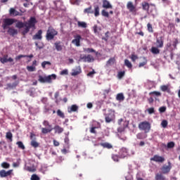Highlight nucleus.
Masks as SVG:
<instances>
[{
    "label": "nucleus",
    "instance_id": "c9c22d12",
    "mask_svg": "<svg viewBox=\"0 0 180 180\" xmlns=\"http://www.w3.org/2000/svg\"><path fill=\"white\" fill-rule=\"evenodd\" d=\"M155 11V6L153 4H150V7L149 8L148 13H151L152 15H154L153 12Z\"/></svg>",
    "mask_w": 180,
    "mask_h": 180
},
{
    "label": "nucleus",
    "instance_id": "5701e85b",
    "mask_svg": "<svg viewBox=\"0 0 180 180\" xmlns=\"http://www.w3.org/2000/svg\"><path fill=\"white\" fill-rule=\"evenodd\" d=\"M53 130L55 131V133H58V134H61L63 131H64V128L60 127L59 125H56L53 128Z\"/></svg>",
    "mask_w": 180,
    "mask_h": 180
},
{
    "label": "nucleus",
    "instance_id": "79ce46f5",
    "mask_svg": "<svg viewBox=\"0 0 180 180\" xmlns=\"http://www.w3.org/2000/svg\"><path fill=\"white\" fill-rule=\"evenodd\" d=\"M27 70L29 72H34V71H36V66H27Z\"/></svg>",
    "mask_w": 180,
    "mask_h": 180
},
{
    "label": "nucleus",
    "instance_id": "680f3d73",
    "mask_svg": "<svg viewBox=\"0 0 180 180\" xmlns=\"http://www.w3.org/2000/svg\"><path fill=\"white\" fill-rule=\"evenodd\" d=\"M112 160L115 161V162H119V156L117 155H112Z\"/></svg>",
    "mask_w": 180,
    "mask_h": 180
},
{
    "label": "nucleus",
    "instance_id": "f3484780",
    "mask_svg": "<svg viewBox=\"0 0 180 180\" xmlns=\"http://www.w3.org/2000/svg\"><path fill=\"white\" fill-rule=\"evenodd\" d=\"M156 45L158 49H162V47H164V39H162V37H160V38H157Z\"/></svg>",
    "mask_w": 180,
    "mask_h": 180
},
{
    "label": "nucleus",
    "instance_id": "412c9836",
    "mask_svg": "<svg viewBox=\"0 0 180 180\" xmlns=\"http://www.w3.org/2000/svg\"><path fill=\"white\" fill-rule=\"evenodd\" d=\"M150 6H151V4H148L147 3V1H143L141 4L143 11H146V12L148 13L150 11Z\"/></svg>",
    "mask_w": 180,
    "mask_h": 180
},
{
    "label": "nucleus",
    "instance_id": "a878e982",
    "mask_svg": "<svg viewBox=\"0 0 180 180\" xmlns=\"http://www.w3.org/2000/svg\"><path fill=\"white\" fill-rule=\"evenodd\" d=\"M16 22L17 23L15 24V27H17V29H23V27H25V25H26V22H23L18 20Z\"/></svg>",
    "mask_w": 180,
    "mask_h": 180
},
{
    "label": "nucleus",
    "instance_id": "864d4df0",
    "mask_svg": "<svg viewBox=\"0 0 180 180\" xmlns=\"http://www.w3.org/2000/svg\"><path fill=\"white\" fill-rule=\"evenodd\" d=\"M18 83L16 82L13 84L9 83L7 84V86H8V88H16V86H18Z\"/></svg>",
    "mask_w": 180,
    "mask_h": 180
},
{
    "label": "nucleus",
    "instance_id": "f8f14e48",
    "mask_svg": "<svg viewBox=\"0 0 180 180\" xmlns=\"http://www.w3.org/2000/svg\"><path fill=\"white\" fill-rule=\"evenodd\" d=\"M0 63H1V64H5L6 63H13V58H8V55H4L3 58H0Z\"/></svg>",
    "mask_w": 180,
    "mask_h": 180
},
{
    "label": "nucleus",
    "instance_id": "13d9d810",
    "mask_svg": "<svg viewBox=\"0 0 180 180\" xmlns=\"http://www.w3.org/2000/svg\"><path fill=\"white\" fill-rule=\"evenodd\" d=\"M131 61H133V63H136V60H139V56H137L135 54H132L131 56Z\"/></svg>",
    "mask_w": 180,
    "mask_h": 180
},
{
    "label": "nucleus",
    "instance_id": "09e8293b",
    "mask_svg": "<svg viewBox=\"0 0 180 180\" xmlns=\"http://www.w3.org/2000/svg\"><path fill=\"white\" fill-rule=\"evenodd\" d=\"M147 112L149 115H153V113H155V110L153 107H151L147 109Z\"/></svg>",
    "mask_w": 180,
    "mask_h": 180
},
{
    "label": "nucleus",
    "instance_id": "7ed1b4c3",
    "mask_svg": "<svg viewBox=\"0 0 180 180\" xmlns=\"http://www.w3.org/2000/svg\"><path fill=\"white\" fill-rule=\"evenodd\" d=\"M57 34H58V32L53 28V27H49L46 31V39L48 41L54 40V37H56Z\"/></svg>",
    "mask_w": 180,
    "mask_h": 180
},
{
    "label": "nucleus",
    "instance_id": "dca6fc26",
    "mask_svg": "<svg viewBox=\"0 0 180 180\" xmlns=\"http://www.w3.org/2000/svg\"><path fill=\"white\" fill-rule=\"evenodd\" d=\"M43 31L41 30H38V32L33 36V40H41L43 39Z\"/></svg>",
    "mask_w": 180,
    "mask_h": 180
},
{
    "label": "nucleus",
    "instance_id": "052dcab7",
    "mask_svg": "<svg viewBox=\"0 0 180 180\" xmlns=\"http://www.w3.org/2000/svg\"><path fill=\"white\" fill-rule=\"evenodd\" d=\"M30 180H40V177L37 174H32L31 176Z\"/></svg>",
    "mask_w": 180,
    "mask_h": 180
},
{
    "label": "nucleus",
    "instance_id": "bf43d9fd",
    "mask_svg": "<svg viewBox=\"0 0 180 180\" xmlns=\"http://www.w3.org/2000/svg\"><path fill=\"white\" fill-rule=\"evenodd\" d=\"M96 129H98V127H91L90 133H91V134H96Z\"/></svg>",
    "mask_w": 180,
    "mask_h": 180
},
{
    "label": "nucleus",
    "instance_id": "c756f323",
    "mask_svg": "<svg viewBox=\"0 0 180 180\" xmlns=\"http://www.w3.org/2000/svg\"><path fill=\"white\" fill-rule=\"evenodd\" d=\"M116 99L120 102H122V101H124V95H123V93L117 94L116 96Z\"/></svg>",
    "mask_w": 180,
    "mask_h": 180
},
{
    "label": "nucleus",
    "instance_id": "9d476101",
    "mask_svg": "<svg viewBox=\"0 0 180 180\" xmlns=\"http://www.w3.org/2000/svg\"><path fill=\"white\" fill-rule=\"evenodd\" d=\"M81 72H82V70H81V66H76L72 70L71 75L72 77H77V75H79Z\"/></svg>",
    "mask_w": 180,
    "mask_h": 180
},
{
    "label": "nucleus",
    "instance_id": "7c9ffc66",
    "mask_svg": "<svg viewBox=\"0 0 180 180\" xmlns=\"http://www.w3.org/2000/svg\"><path fill=\"white\" fill-rule=\"evenodd\" d=\"M93 30L96 34H99V32L101 30H102V29H101L100 27H98V25H95L93 27Z\"/></svg>",
    "mask_w": 180,
    "mask_h": 180
},
{
    "label": "nucleus",
    "instance_id": "4c0bfd02",
    "mask_svg": "<svg viewBox=\"0 0 180 180\" xmlns=\"http://www.w3.org/2000/svg\"><path fill=\"white\" fill-rule=\"evenodd\" d=\"M115 61H116V59H115V58H110L107 61V65H113V64H115Z\"/></svg>",
    "mask_w": 180,
    "mask_h": 180
},
{
    "label": "nucleus",
    "instance_id": "423d86ee",
    "mask_svg": "<svg viewBox=\"0 0 180 180\" xmlns=\"http://www.w3.org/2000/svg\"><path fill=\"white\" fill-rule=\"evenodd\" d=\"M18 20L14 18H6L4 20L3 27L4 29H6L7 26H12L14 23H16Z\"/></svg>",
    "mask_w": 180,
    "mask_h": 180
},
{
    "label": "nucleus",
    "instance_id": "3c124183",
    "mask_svg": "<svg viewBox=\"0 0 180 180\" xmlns=\"http://www.w3.org/2000/svg\"><path fill=\"white\" fill-rule=\"evenodd\" d=\"M149 95H155V96H161V92L155 91L150 92Z\"/></svg>",
    "mask_w": 180,
    "mask_h": 180
},
{
    "label": "nucleus",
    "instance_id": "20e7f679",
    "mask_svg": "<svg viewBox=\"0 0 180 180\" xmlns=\"http://www.w3.org/2000/svg\"><path fill=\"white\" fill-rule=\"evenodd\" d=\"M36 23H37V20H36V18L31 17L28 20V22H25V25H24V27L25 28L24 30L29 33L32 27H36Z\"/></svg>",
    "mask_w": 180,
    "mask_h": 180
},
{
    "label": "nucleus",
    "instance_id": "49530a36",
    "mask_svg": "<svg viewBox=\"0 0 180 180\" xmlns=\"http://www.w3.org/2000/svg\"><path fill=\"white\" fill-rule=\"evenodd\" d=\"M31 146L32 147H34V148H37V147H39V143H37V141L32 140L31 141Z\"/></svg>",
    "mask_w": 180,
    "mask_h": 180
},
{
    "label": "nucleus",
    "instance_id": "0e129e2a",
    "mask_svg": "<svg viewBox=\"0 0 180 180\" xmlns=\"http://www.w3.org/2000/svg\"><path fill=\"white\" fill-rule=\"evenodd\" d=\"M60 75H68V70L65 69L60 72Z\"/></svg>",
    "mask_w": 180,
    "mask_h": 180
},
{
    "label": "nucleus",
    "instance_id": "ddd939ff",
    "mask_svg": "<svg viewBox=\"0 0 180 180\" xmlns=\"http://www.w3.org/2000/svg\"><path fill=\"white\" fill-rule=\"evenodd\" d=\"M127 154H129V152L126 148H122L119 151V156L120 158H124Z\"/></svg>",
    "mask_w": 180,
    "mask_h": 180
},
{
    "label": "nucleus",
    "instance_id": "e433bc0d",
    "mask_svg": "<svg viewBox=\"0 0 180 180\" xmlns=\"http://www.w3.org/2000/svg\"><path fill=\"white\" fill-rule=\"evenodd\" d=\"M56 113L57 115L59 116V117H61L62 119H64L65 117V115H64V112H63L61 110H58Z\"/></svg>",
    "mask_w": 180,
    "mask_h": 180
},
{
    "label": "nucleus",
    "instance_id": "72a5a7b5",
    "mask_svg": "<svg viewBox=\"0 0 180 180\" xmlns=\"http://www.w3.org/2000/svg\"><path fill=\"white\" fill-rule=\"evenodd\" d=\"M151 53H153V54H160V49L155 46H153L151 48Z\"/></svg>",
    "mask_w": 180,
    "mask_h": 180
},
{
    "label": "nucleus",
    "instance_id": "37998d69",
    "mask_svg": "<svg viewBox=\"0 0 180 180\" xmlns=\"http://www.w3.org/2000/svg\"><path fill=\"white\" fill-rule=\"evenodd\" d=\"M1 167H2V168L8 169V168H10L11 165L6 162H4L1 163Z\"/></svg>",
    "mask_w": 180,
    "mask_h": 180
},
{
    "label": "nucleus",
    "instance_id": "8fccbe9b",
    "mask_svg": "<svg viewBox=\"0 0 180 180\" xmlns=\"http://www.w3.org/2000/svg\"><path fill=\"white\" fill-rule=\"evenodd\" d=\"M124 74H125L124 71L119 72L117 74V78L119 79H122V78H123L124 77Z\"/></svg>",
    "mask_w": 180,
    "mask_h": 180
},
{
    "label": "nucleus",
    "instance_id": "6ab92c4d",
    "mask_svg": "<svg viewBox=\"0 0 180 180\" xmlns=\"http://www.w3.org/2000/svg\"><path fill=\"white\" fill-rule=\"evenodd\" d=\"M103 8L105 9H113V6L108 0H103Z\"/></svg>",
    "mask_w": 180,
    "mask_h": 180
},
{
    "label": "nucleus",
    "instance_id": "aec40b11",
    "mask_svg": "<svg viewBox=\"0 0 180 180\" xmlns=\"http://www.w3.org/2000/svg\"><path fill=\"white\" fill-rule=\"evenodd\" d=\"M79 107L76 104L72 105L68 108V113H72V112H78Z\"/></svg>",
    "mask_w": 180,
    "mask_h": 180
},
{
    "label": "nucleus",
    "instance_id": "c85d7f7f",
    "mask_svg": "<svg viewBox=\"0 0 180 180\" xmlns=\"http://www.w3.org/2000/svg\"><path fill=\"white\" fill-rule=\"evenodd\" d=\"M78 27H82L83 29H86L87 25L86 22L84 21H77Z\"/></svg>",
    "mask_w": 180,
    "mask_h": 180
},
{
    "label": "nucleus",
    "instance_id": "69168bd1",
    "mask_svg": "<svg viewBox=\"0 0 180 180\" xmlns=\"http://www.w3.org/2000/svg\"><path fill=\"white\" fill-rule=\"evenodd\" d=\"M84 51H86V53H96L95 50L91 48H87L84 49Z\"/></svg>",
    "mask_w": 180,
    "mask_h": 180
},
{
    "label": "nucleus",
    "instance_id": "c03bdc74",
    "mask_svg": "<svg viewBox=\"0 0 180 180\" xmlns=\"http://www.w3.org/2000/svg\"><path fill=\"white\" fill-rule=\"evenodd\" d=\"M174 147H175V142L170 141L167 143V148H174Z\"/></svg>",
    "mask_w": 180,
    "mask_h": 180
},
{
    "label": "nucleus",
    "instance_id": "4be33fe9",
    "mask_svg": "<svg viewBox=\"0 0 180 180\" xmlns=\"http://www.w3.org/2000/svg\"><path fill=\"white\" fill-rule=\"evenodd\" d=\"M147 137L148 135L146 132H139L136 134V139H138V140H145Z\"/></svg>",
    "mask_w": 180,
    "mask_h": 180
},
{
    "label": "nucleus",
    "instance_id": "cd10ccee",
    "mask_svg": "<svg viewBox=\"0 0 180 180\" xmlns=\"http://www.w3.org/2000/svg\"><path fill=\"white\" fill-rule=\"evenodd\" d=\"M100 146H101V147H103V148H108V150H110V148H113V146H112V144L106 142V143H100Z\"/></svg>",
    "mask_w": 180,
    "mask_h": 180
},
{
    "label": "nucleus",
    "instance_id": "39448f33",
    "mask_svg": "<svg viewBox=\"0 0 180 180\" xmlns=\"http://www.w3.org/2000/svg\"><path fill=\"white\" fill-rule=\"evenodd\" d=\"M42 124L45 127H48V128H41L42 134H47V133H51V131H53V127L51 124H50V122H49V121L44 120V122H42Z\"/></svg>",
    "mask_w": 180,
    "mask_h": 180
},
{
    "label": "nucleus",
    "instance_id": "e2e57ef3",
    "mask_svg": "<svg viewBox=\"0 0 180 180\" xmlns=\"http://www.w3.org/2000/svg\"><path fill=\"white\" fill-rule=\"evenodd\" d=\"M166 110H167V107H165V106H162V107L159 108L160 113H164V112H165Z\"/></svg>",
    "mask_w": 180,
    "mask_h": 180
},
{
    "label": "nucleus",
    "instance_id": "f03ea898",
    "mask_svg": "<svg viewBox=\"0 0 180 180\" xmlns=\"http://www.w3.org/2000/svg\"><path fill=\"white\" fill-rule=\"evenodd\" d=\"M138 127L141 131L144 133H150L151 130V124L148 121H143L139 124Z\"/></svg>",
    "mask_w": 180,
    "mask_h": 180
},
{
    "label": "nucleus",
    "instance_id": "2eb2a0df",
    "mask_svg": "<svg viewBox=\"0 0 180 180\" xmlns=\"http://www.w3.org/2000/svg\"><path fill=\"white\" fill-rule=\"evenodd\" d=\"M127 8L129 11V12H131L132 13L134 12H136L137 9H136V6L133 4V2L129 1L127 4Z\"/></svg>",
    "mask_w": 180,
    "mask_h": 180
},
{
    "label": "nucleus",
    "instance_id": "a18cd8bd",
    "mask_svg": "<svg viewBox=\"0 0 180 180\" xmlns=\"http://www.w3.org/2000/svg\"><path fill=\"white\" fill-rule=\"evenodd\" d=\"M84 13H94V11H92V6H90L84 10Z\"/></svg>",
    "mask_w": 180,
    "mask_h": 180
},
{
    "label": "nucleus",
    "instance_id": "a211bd4d",
    "mask_svg": "<svg viewBox=\"0 0 180 180\" xmlns=\"http://www.w3.org/2000/svg\"><path fill=\"white\" fill-rule=\"evenodd\" d=\"M54 47L56 51H63V47H64V46H63L61 41H58L54 43Z\"/></svg>",
    "mask_w": 180,
    "mask_h": 180
},
{
    "label": "nucleus",
    "instance_id": "4468645a",
    "mask_svg": "<svg viewBox=\"0 0 180 180\" xmlns=\"http://www.w3.org/2000/svg\"><path fill=\"white\" fill-rule=\"evenodd\" d=\"M82 60H84V63H92L95 61V58L91 55H85L82 58Z\"/></svg>",
    "mask_w": 180,
    "mask_h": 180
},
{
    "label": "nucleus",
    "instance_id": "1a4fd4ad",
    "mask_svg": "<svg viewBox=\"0 0 180 180\" xmlns=\"http://www.w3.org/2000/svg\"><path fill=\"white\" fill-rule=\"evenodd\" d=\"M150 161H154L155 162H164V161H165V158L162 156L155 155L150 158Z\"/></svg>",
    "mask_w": 180,
    "mask_h": 180
},
{
    "label": "nucleus",
    "instance_id": "9b49d317",
    "mask_svg": "<svg viewBox=\"0 0 180 180\" xmlns=\"http://www.w3.org/2000/svg\"><path fill=\"white\" fill-rule=\"evenodd\" d=\"M81 39H82V37H81V35H76L75 37V39L72 40V44H75L77 47H79V46H81Z\"/></svg>",
    "mask_w": 180,
    "mask_h": 180
},
{
    "label": "nucleus",
    "instance_id": "6e6d98bb",
    "mask_svg": "<svg viewBox=\"0 0 180 180\" xmlns=\"http://www.w3.org/2000/svg\"><path fill=\"white\" fill-rule=\"evenodd\" d=\"M101 15L102 16H104V18H109V13L105 10H103L101 11Z\"/></svg>",
    "mask_w": 180,
    "mask_h": 180
},
{
    "label": "nucleus",
    "instance_id": "ea45409f",
    "mask_svg": "<svg viewBox=\"0 0 180 180\" xmlns=\"http://www.w3.org/2000/svg\"><path fill=\"white\" fill-rule=\"evenodd\" d=\"M147 28H148V32H149V33L154 32V30L153 29V25H151V23L148 22L147 24Z\"/></svg>",
    "mask_w": 180,
    "mask_h": 180
},
{
    "label": "nucleus",
    "instance_id": "f704fd0d",
    "mask_svg": "<svg viewBox=\"0 0 180 180\" xmlns=\"http://www.w3.org/2000/svg\"><path fill=\"white\" fill-rule=\"evenodd\" d=\"M12 137H13V135L12 134V132L8 131L6 134V138L7 139V140H9L10 141H12Z\"/></svg>",
    "mask_w": 180,
    "mask_h": 180
},
{
    "label": "nucleus",
    "instance_id": "de8ad7c7",
    "mask_svg": "<svg viewBox=\"0 0 180 180\" xmlns=\"http://www.w3.org/2000/svg\"><path fill=\"white\" fill-rule=\"evenodd\" d=\"M161 126L163 127V129H166L167 126H168V121L166 120H164L161 122Z\"/></svg>",
    "mask_w": 180,
    "mask_h": 180
},
{
    "label": "nucleus",
    "instance_id": "b1692460",
    "mask_svg": "<svg viewBox=\"0 0 180 180\" xmlns=\"http://www.w3.org/2000/svg\"><path fill=\"white\" fill-rule=\"evenodd\" d=\"M117 123L119 126H122V123H123V125H122L123 129H126V127H127V126L129 125V122L124 121L122 118H120V120H118Z\"/></svg>",
    "mask_w": 180,
    "mask_h": 180
},
{
    "label": "nucleus",
    "instance_id": "2f4dec72",
    "mask_svg": "<svg viewBox=\"0 0 180 180\" xmlns=\"http://www.w3.org/2000/svg\"><path fill=\"white\" fill-rule=\"evenodd\" d=\"M160 89L162 91V92H169V86L162 85L160 86Z\"/></svg>",
    "mask_w": 180,
    "mask_h": 180
},
{
    "label": "nucleus",
    "instance_id": "f257e3e1",
    "mask_svg": "<svg viewBox=\"0 0 180 180\" xmlns=\"http://www.w3.org/2000/svg\"><path fill=\"white\" fill-rule=\"evenodd\" d=\"M56 78L57 75H56L55 74H52L51 75L45 77L39 75L38 81L41 82V84H51V82H53V79H56Z\"/></svg>",
    "mask_w": 180,
    "mask_h": 180
},
{
    "label": "nucleus",
    "instance_id": "bb28decb",
    "mask_svg": "<svg viewBox=\"0 0 180 180\" xmlns=\"http://www.w3.org/2000/svg\"><path fill=\"white\" fill-rule=\"evenodd\" d=\"M155 180H167L165 176L162 175L161 173H157L155 176Z\"/></svg>",
    "mask_w": 180,
    "mask_h": 180
},
{
    "label": "nucleus",
    "instance_id": "6e6552de",
    "mask_svg": "<svg viewBox=\"0 0 180 180\" xmlns=\"http://www.w3.org/2000/svg\"><path fill=\"white\" fill-rule=\"evenodd\" d=\"M172 168V165H171V162H168V165H163L161 168V171L162 174H169Z\"/></svg>",
    "mask_w": 180,
    "mask_h": 180
},
{
    "label": "nucleus",
    "instance_id": "393cba45",
    "mask_svg": "<svg viewBox=\"0 0 180 180\" xmlns=\"http://www.w3.org/2000/svg\"><path fill=\"white\" fill-rule=\"evenodd\" d=\"M7 32L10 36H16L18 34V30L12 27H9Z\"/></svg>",
    "mask_w": 180,
    "mask_h": 180
},
{
    "label": "nucleus",
    "instance_id": "774afa93",
    "mask_svg": "<svg viewBox=\"0 0 180 180\" xmlns=\"http://www.w3.org/2000/svg\"><path fill=\"white\" fill-rule=\"evenodd\" d=\"M12 172H13V169H10L7 172L6 171V177L12 175Z\"/></svg>",
    "mask_w": 180,
    "mask_h": 180
},
{
    "label": "nucleus",
    "instance_id": "58836bf2",
    "mask_svg": "<svg viewBox=\"0 0 180 180\" xmlns=\"http://www.w3.org/2000/svg\"><path fill=\"white\" fill-rule=\"evenodd\" d=\"M124 64L128 68H131L133 67V65H131V63L128 59L124 60Z\"/></svg>",
    "mask_w": 180,
    "mask_h": 180
},
{
    "label": "nucleus",
    "instance_id": "a19ab883",
    "mask_svg": "<svg viewBox=\"0 0 180 180\" xmlns=\"http://www.w3.org/2000/svg\"><path fill=\"white\" fill-rule=\"evenodd\" d=\"M16 144L18 146V148H20V150H25V145H23V142L18 141Z\"/></svg>",
    "mask_w": 180,
    "mask_h": 180
},
{
    "label": "nucleus",
    "instance_id": "338daca9",
    "mask_svg": "<svg viewBox=\"0 0 180 180\" xmlns=\"http://www.w3.org/2000/svg\"><path fill=\"white\" fill-rule=\"evenodd\" d=\"M147 65V60H145L143 62L140 63L139 65V68H141V67H144V65Z\"/></svg>",
    "mask_w": 180,
    "mask_h": 180
},
{
    "label": "nucleus",
    "instance_id": "603ef678",
    "mask_svg": "<svg viewBox=\"0 0 180 180\" xmlns=\"http://www.w3.org/2000/svg\"><path fill=\"white\" fill-rule=\"evenodd\" d=\"M46 65H51V63L49 61H44L41 63L42 68H46Z\"/></svg>",
    "mask_w": 180,
    "mask_h": 180
},
{
    "label": "nucleus",
    "instance_id": "0eeeda50",
    "mask_svg": "<svg viewBox=\"0 0 180 180\" xmlns=\"http://www.w3.org/2000/svg\"><path fill=\"white\" fill-rule=\"evenodd\" d=\"M113 119H115V112L110 110L108 113L105 114V120L106 123H110V122H113Z\"/></svg>",
    "mask_w": 180,
    "mask_h": 180
},
{
    "label": "nucleus",
    "instance_id": "4d7b16f0",
    "mask_svg": "<svg viewBox=\"0 0 180 180\" xmlns=\"http://www.w3.org/2000/svg\"><path fill=\"white\" fill-rule=\"evenodd\" d=\"M81 0H70V4L72 5H79Z\"/></svg>",
    "mask_w": 180,
    "mask_h": 180
},
{
    "label": "nucleus",
    "instance_id": "473e14b6",
    "mask_svg": "<svg viewBox=\"0 0 180 180\" xmlns=\"http://www.w3.org/2000/svg\"><path fill=\"white\" fill-rule=\"evenodd\" d=\"M99 6H94V16H96V18H98V16H99L100 13H99Z\"/></svg>",
    "mask_w": 180,
    "mask_h": 180
},
{
    "label": "nucleus",
    "instance_id": "5fc2aeb1",
    "mask_svg": "<svg viewBox=\"0 0 180 180\" xmlns=\"http://www.w3.org/2000/svg\"><path fill=\"white\" fill-rule=\"evenodd\" d=\"M0 176L1 178H6V173L5 169H1L0 171Z\"/></svg>",
    "mask_w": 180,
    "mask_h": 180
}]
</instances>
